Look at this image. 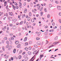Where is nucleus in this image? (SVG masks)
<instances>
[{"instance_id": "f257e3e1", "label": "nucleus", "mask_w": 61, "mask_h": 61, "mask_svg": "<svg viewBox=\"0 0 61 61\" xmlns=\"http://www.w3.org/2000/svg\"><path fill=\"white\" fill-rule=\"evenodd\" d=\"M6 28V26H5L4 27V28H2V29L3 30V31H5Z\"/></svg>"}, {"instance_id": "f03ea898", "label": "nucleus", "mask_w": 61, "mask_h": 61, "mask_svg": "<svg viewBox=\"0 0 61 61\" xmlns=\"http://www.w3.org/2000/svg\"><path fill=\"white\" fill-rule=\"evenodd\" d=\"M57 9H58V10H61V7L59 6H57Z\"/></svg>"}, {"instance_id": "7ed1b4c3", "label": "nucleus", "mask_w": 61, "mask_h": 61, "mask_svg": "<svg viewBox=\"0 0 61 61\" xmlns=\"http://www.w3.org/2000/svg\"><path fill=\"white\" fill-rule=\"evenodd\" d=\"M13 29H15L16 28V26L15 25H14L12 27Z\"/></svg>"}, {"instance_id": "20e7f679", "label": "nucleus", "mask_w": 61, "mask_h": 61, "mask_svg": "<svg viewBox=\"0 0 61 61\" xmlns=\"http://www.w3.org/2000/svg\"><path fill=\"white\" fill-rule=\"evenodd\" d=\"M9 14L10 15L12 16L13 15V12H9Z\"/></svg>"}, {"instance_id": "39448f33", "label": "nucleus", "mask_w": 61, "mask_h": 61, "mask_svg": "<svg viewBox=\"0 0 61 61\" xmlns=\"http://www.w3.org/2000/svg\"><path fill=\"white\" fill-rule=\"evenodd\" d=\"M37 52V51H34L33 52V54H35V55H36L37 54V53L38 52V51L37 52Z\"/></svg>"}, {"instance_id": "423d86ee", "label": "nucleus", "mask_w": 61, "mask_h": 61, "mask_svg": "<svg viewBox=\"0 0 61 61\" xmlns=\"http://www.w3.org/2000/svg\"><path fill=\"white\" fill-rule=\"evenodd\" d=\"M15 44L17 45V44H18V43H19V41H15Z\"/></svg>"}, {"instance_id": "0eeeda50", "label": "nucleus", "mask_w": 61, "mask_h": 61, "mask_svg": "<svg viewBox=\"0 0 61 61\" xmlns=\"http://www.w3.org/2000/svg\"><path fill=\"white\" fill-rule=\"evenodd\" d=\"M37 45H39V46H40L41 45V42H40L38 41L37 42Z\"/></svg>"}, {"instance_id": "6e6552de", "label": "nucleus", "mask_w": 61, "mask_h": 61, "mask_svg": "<svg viewBox=\"0 0 61 61\" xmlns=\"http://www.w3.org/2000/svg\"><path fill=\"white\" fill-rule=\"evenodd\" d=\"M35 56H34L29 61H33V60H34V57H35ZM33 58H34V59L33 60Z\"/></svg>"}, {"instance_id": "1a4fd4ad", "label": "nucleus", "mask_w": 61, "mask_h": 61, "mask_svg": "<svg viewBox=\"0 0 61 61\" xmlns=\"http://www.w3.org/2000/svg\"><path fill=\"white\" fill-rule=\"evenodd\" d=\"M28 60V57H27L25 58V61H27Z\"/></svg>"}, {"instance_id": "9d476101", "label": "nucleus", "mask_w": 61, "mask_h": 61, "mask_svg": "<svg viewBox=\"0 0 61 61\" xmlns=\"http://www.w3.org/2000/svg\"><path fill=\"white\" fill-rule=\"evenodd\" d=\"M12 5V6L13 7V8L14 9V10H15V6H14V5Z\"/></svg>"}, {"instance_id": "9b49d317", "label": "nucleus", "mask_w": 61, "mask_h": 61, "mask_svg": "<svg viewBox=\"0 0 61 61\" xmlns=\"http://www.w3.org/2000/svg\"><path fill=\"white\" fill-rule=\"evenodd\" d=\"M21 46V45L19 44L17 46V48H20Z\"/></svg>"}, {"instance_id": "f8f14e48", "label": "nucleus", "mask_w": 61, "mask_h": 61, "mask_svg": "<svg viewBox=\"0 0 61 61\" xmlns=\"http://www.w3.org/2000/svg\"><path fill=\"white\" fill-rule=\"evenodd\" d=\"M41 5L42 6H46V4L45 3H44L43 5V4H41Z\"/></svg>"}, {"instance_id": "ddd939ff", "label": "nucleus", "mask_w": 61, "mask_h": 61, "mask_svg": "<svg viewBox=\"0 0 61 61\" xmlns=\"http://www.w3.org/2000/svg\"><path fill=\"white\" fill-rule=\"evenodd\" d=\"M28 55L27 54H26L24 56V58H25V57H26Z\"/></svg>"}, {"instance_id": "4468645a", "label": "nucleus", "mask_w": 61, "mask_h": 61, "mask_svg": "<svg viewBox=\"0 0 61 61\" xmlns=\"http://www.w3.org/2000/svg\"><path fill=\"white\" fill-rule=\"evenodd\" d=\"M28 54L29 55H31V52L30 51H29L28 52Z\"/></svg>"}, {"instance_id": "2eb2a0df", "label": "nucleus", "mask_w": 61, "mask_h": 61, "mask_svg": "<svg viewBox=\"0 0 61 61\" xmlns=\"http://www.w3.org/2000/svg\"><path fill=\"white\" fill-rule=\"evenodd\" d=\"M26 12H27V9H25L24 10V12L25 13H26Z\"/></svg>"}, {"instance_id": "dca6fc26", "label": "nucleus", "mask_w": 61, "mask_h": 61, "mask_svg": "<svg viewBox=\"0 0 61 61\" xmlns=\"http://www.w3.org/2000/svg\"><path fill=\"white\" fill-rule=\"evenodd\" d=\"M43 7H41L40 9V11H42V10H43Z\"/></svg>"}, {"instance_id": "f3484780", "label": "nucleus", "mask_w": 61, "mask_h": 61, "mask_svg": "<svg viewBox=\"0 0 61 61\" xmlns=\"http://www.w3.org/2000/svg\"><path fill=\"white\" fill-rule=\"evenodd\" d=\"M27 37H26L25 38L24 41H26L27 40Z\"/></svg>"}, {"instance_id": "a211bd4d", "label": "nucleus", "mask_w": 61, "mask_h": 61, "mask_svg": "<svg viewBox=\"0 0 61 61\" xmlns=\"http://www.w3.org/2000/svg\"><path fill=\"white\" fill-rule=\"evenodd\" d=\"M12 21H13V22H15L17 21V19H13L12 20Z\"/></svg>"}, {"instance_id": "6ab92c4d", "label": "nucleus", "mask_w": 61, "mask_h": 61, "mask_svg": "<svg viewBox=\"0 0 61 61\" xmlns=\"http://www.w3.org/2000/svg\"><path fill=\"white\" fill-rule=\"evenodd\" d=\"M12 46H10L8 48L9 49V50H10V49H11L12 48Z\"/></svg>"}, {"instance_id": "aec40b11", "label": "nucleus", "mask_w": 61, "mask_h": 61, "mask_svg": "<svg viewBox=\"0 0 61 61\" xmlns=\"http://www.w3.org/2000/svg\"><path fill=\"white\" fill-rule=\"evenodd\" d=\"M29 15L30 16H31L32 15V13L31 12H30L29 13Z\"/></svg>"}, {"instance_id": "412c9836", "label": "nucleus", "mask_w": 61, "mask_h": 61, "mask_svg": "<svg viewBox=\"0 0 61 61\" xmlns=\"http://www.w3.org/2000/svg\"><path fill=\"white\" fill-rule=\"evenodd\" d=\"M25 14H23L22 15V18H24V17H25Z\"/></svg>"}, {"instance_id": "4be33fe9", "label": "nucleus", "mask_w": 61, "mask_h": 61, "mask_svg": "<svg viewBox=\"0 0 61 61\" xmlns=\"http://www.w3.org/2000/svg\"><path fill=\"white\" fill-rule=\"evenodd\" d=\"M43 56H44V55L43 54H42L40 55V57L41 58L40 59H41V58H42V57Z\"/></svg>"}, {"instance_id": "5701e85b", "label": "nucleus", "mask_w": 61, "mask_h": 61, "mask_svg": "<svg viewBox=\"0 0 61 61\" xmlns=\"http://www.w3.org/2000/svg\"><path fill=\"white\" fill-rule=\"evenodd\" d=\"M34 46L35 48H37L38 47V46L36 45H34Z\"/></svg>"}, {"instance_id": "b1692460", "label": "nucleus", "mask_w": 61, "mask_h": 61, "mask_svg": "<svg viewBox=\"0 0 61 61\" xmlns=\"http://www.w3.org/2000/svg\"><path fill=\"white\" fill-rule=\"evenodd\" d=\"M16 51V49H14L13 50V52L14 53H15V52Z\"/></svg>"}, {"instance_id": "393cba45", "label": "nucleus", "mask_w": 61, "mask_h": 61, "mask_svg": "<svg viewBox=\"0 0 61 61\" xmlns=\"http://www.w3.org/2000/svg\"><path fill=\"white\" fill-rule=\"evenodd\" d=\"M30 19H31V18H30V17H28V21H29L30 20Z\"/></svg>"}, {"instance_id": "a878e982", "label": "nucleus", "mask_w": 61, "mask_h": 61, "mask_svg": "<svg viewBox=\"0 0 61 61\" xmlns=\"http://www.w3.org/2000/svg\"><path fill=\"white\" fill-rule=\"evenodd\" d=\"M34 21L35 20H34V19H31V22L33 23V22H34Z\"/></svg>"}, {"instance_id": "bb28decb", "label": "nucleus", "mask_w": 61, "mask_h": 61, "mask_svg": "<svg viewBox=\"0 0 61 61\" xmlns=\"http://www.w3.org/2000/svg\"><path fill=\"white\" fill-rule=\"evenodd\" d=\"M5 6L7 4V2L5 1L4 2Z\"/></svg>"}, {"instance_id": "cd10ccee", "label": "nucleus", "mask_w": 61, "mask_h": 61, "mask_svg": "<svg viewBox=\"0 0 61 61\" xmlns=\"http://www.w3.org/2000/svg\"><path fill=\"white\" fill-rule=\"evenodd\" d=\"M23 23V21H21L20 22V23L19 25H22Z\"/></svg>"}, {"instance_id": "c85d7f7f", "label": "nucleus", "mask_w": 61, "mask_h": 61, "mask_svg": "<svg viewBox=\"0 0 61 61\" xmlns=\"http://www.w3.org/2000/svg\"><path fill=\"white\" fill-rule=\"evenodd\" d=\"M43 12L42 11L41 12V16H42L43 15Z\"/></svg>"}, {"instance_id": "c756f323", "label": "nucleus", "mask_w": 61, "mask_h": 61, "mask_svg": "<svg viewBox=\"0 0 61 61\" xmlns=\"http://www.w3.org/2000/svg\"><path fill=\"white\" fill-rule=\"evenodd\" d=\"M25 49L26 50V51H28V48L27 47H25Z\"/></svg>"}, {"instance_id": "7c9ffc66", "label": "nucleus", "mask_w": 61, "mask_h": 61, "mask_svg": "<svg viewBox=\"0 0 61 61\" xmlns=\"http://www.w3.org/2000/svg\"><path fill=\"white\" fill-rule=\"evenodd\" d=\"M40 39V38L38 37H37L36 38V40H38Z\"/></svg>"}, {"instance_id": "2f4dec72", "label": "nucleus", "mask_w": 61, "mask_h": 61, "mask_svg": "<svg viewBox=\"0 0 61 61\" xmlns=\"http://www.w3.org/2000/svg\"><path fill=\"white\" fill-rule=\"evenodd\" d=\"M2 49L3 51H5V47L4 46H3L2 47Z\"/></svg>"}, {"instance_id": "473e14b6", "label": "nucleus", "mask_w": 61, "mask_h": 61, "mask_svg": "<svg viewBox=\"0 0 61 61\" xmlns=\"http://www.w3.org/2000/svg\"><path fill=\"white\" fill-rule=\"evenodd\" d=\"M25 46H27V45H28V42H26L25 43Z\"/></svg>"}, {"instance_id": "72a5a7b5", "label": "nucleus", "mask_w": 61, "mask_h": 61, "mask_svg": "<svg viewBox=\"0 0 61 61\" xmlns=\"http://www.w3.org/2000/svg\"><path fill=\"white\" fill-rule=\"evenodd\" d=\"M21 56H19V59H20V58H21Z\"/></svg>"}, {"instance_id": "f704fd0d", "label": "nucleus", "mask_w": 61, "mask_h": 61, "mask_svg": "<svg viewBox=\"0 0 61 61\" xmlns=\"http://www.w3.org/2000/svg\"><path fill=\"white\" fill-rule=\"evenodd\" d=\"M41 34V33L39 32L38 34V36H40V35Z\"/></svg>"}, {"instance_id": "c9c22d12", "label": "nucleus", "mask_w": 61, "mask_h": 61, "mask_svg": "<svg viewBox=\"0 0 61 61\" xmlns=\"http://www.w3.org/2000/svg\"><path fill=\"white\" fill-rule=\"evenodd\" d=\"M49 6L50 7H52V5L50 4L49 5Z\"/></svg>"}, {"instance_id": "e433bc0d", "label": "nucleus", "mask_w": 61, "mask_h": 61, "mask_svg": "<svg viewBox=\"0 0 61 61\" xmlns=\"http://www.w3.org/2000/svg\"><path fill=\"white\" fill-rule=\"evenodd\" d=\"M9 46V45H7V46H6V48H8V47Z\"/></svg>"}, {"instance_id": "4c0bfd02", "label": "nucleus", "mask_w": 61, "mask_h": 61, "mask_svg": "<svg viewBox=\"0 0 61 61\" xmlns=\"http://www.w3.org/2000/svg\"><path fill=\"white\" fill-rule=\"evenodd\" d=\"M32 49V48L31 47H29V50H31V49Z\"/></svg>"}, {"instance_id": "58836bf2", "label": "nucleus", "mask_w": 61, "mask_h": 61, "mask_svg": "<svg viewBox=\"0 0 61 61\" xmlns=\"http://www.w3.org/2000/svg\"><path fill=\"white\" fill-rule=\"evenodd\" d=\"M55 40H57V37H55Z\"/></svg>"}, {"instance_id": "ea45409f", "label": "nucleus", "mask_w": 61, "mask_h": 61, "mask_svg": "<svg viewBox=\"0 0 61 61\" xmlns=\"http://www.w3.org/2000/svg\"><path fill=\"white\" fill-rule=\"evenodd\" d=\"M6 43L7 44H9V42L8 41H6Z\"/></svg>"}, {"instance_id": "a19ab883", "label": "nucleus", "mask_w": 61, "mask_h": 61, "mask_svg": "<svg viewBox=\"0 0 61 61\" xmlns=\"http://www.w3.org/2000/svg\"><path fill=\"white\" fill-rule=\"evenodd\" d=\"M8 58V56H6L5 57V58H6V59H7V58Z\"/></svg>"}, {"instance_id": "79ce46f5", "label": "nucleus", "mask_w": 61, "mask_h": 61, "mask_svg": "<svg viewBox=\"0 0 61 61\" xmlns=\"http://www.w3.org/2000/svg\"><path fill=\"white\" fill-rule=\"evenodd\" d=\"M4 40H7V37H5L4 38Z\"/></svg>"}, {"instance_id": "37998d69", "label": "nucleus", "mask_w": 61, "mask_h": 61, "mask_svg": "<svg viewBox=\"0 0 61 61\" xmlns=\"http://www.w3.org/2000/svg\"><path fill=\"white\" fill-rule=\"evenodd\" d=\"M11 40H14V38H13V37H12L11 38Z\"/></svg>"}, {"instance_id": "c03bdc74", "label": "nucleus", "mask_w": 61, "mask_h": 61, "mask_svg": "<svg viewBox=\"0 0 61 61\" xmlns=\"http://www.w3.org/2000/svg\"><path fill=\"white\" fill-rule=\"evenodd\" d=\"M22 53V51L20 50V52L19 53V54H21V53Z\"/></svg>"}, {"instance_id": "a18cd8bd", "label": "nucleus", "mask_w": 61, "mask_h": 61, "mask_svg": "<svg viewBox=\"0 0 61 61\" xmlns=\"http://www.w3.org/2000/svg\"><path fill=\"white\" fill-rule=\"evenodd\" d=\"M10 26H13V24H10Z\"/></svg>"}, {"instance_id": "49530a36", "label": "nucleus", "mask_w": 61, "mask_h": 61, "mask_svg": "<svg viewBox=\"0 0 61 61\" xmlns=\"http://www.w3.org/2000/svg\"><path fill=\"white\" fill-rule=\"evenodd\" d=\"M49 17H50V15L48 14L47 15V17L48 18H49Z\"/></svg>"}, {"instance_id": "de8ad7c7", "label": "nucleus", "mask_w": 61, "mask_h": 61, "mask_svg": "<svg viewBox=\"0 0 61 61\" xmlns=\"http://www.w3.org/2000/svg\"><path fill=\"white\" fill-rule=\"evenodd\" d=\"M32 43V42L31 41H30L29 42V44H31Z\"/></svg>"}, {"instance_id": "09e8293b", "label": "nucleus", "mask_w": 61, "mask_h": 61, "mask_svg": "<svg viewBox=\"0 0 61 61\" xmlns=\"http://www.w3.org/2000/svg\"><path fill=\"white\" fill-rule=\"evenodd\" d=\"M15 7L16 9H18V6H15Z\"/></svg>"}, {"instance_id": "8fccbe9b", "label": "nucleus", "mask_w": 61, "mask_h": 61, "mask_svg": "<svg viewBox=\"0 0 61 61\" xmlns=\"http://www.w3.org/2000/svg\"><path fill=\"white\" fill-rule=\"evenodd\" d=\"M44 10L45 11V12H47V10H46V8L44 9Z\"/></svg>"}, {"instance_id": "3c124183", "label": "nucleus", "mask_w": 61, "mask_h": 61, "mask_svg": "<svg viewBox=\"0 0 61 61\" xmlns=\"http://www.w3.org/2000/svg\"><path fill=\"white\" fill-rule=\"evenodd\" d=\"M19 4H20V5H22V3H21V2H19Z\"/></svg>"}, {"instance_id": "603ef678", "label": "nucleus", "mask_w": 61, "mask_h": 61, "mask_svg": "<svg viewBox=\"0 0 61 61\" xmlns=\"http://www.w3.org/2000/svg\"><path fill=\"white\" fill-rule=\"evenodd\" d=\"M24 6H25V5H26V3H24Z\"/></svg>"}, {"instance_id": "864d4df0", "label": "nucleus", "mask_w": 61, "mask_h": 61, "mask_svg": "<svg viewBox=\"0 0 61 61\" xmlns=\"http://www.w3.org/2000/svg\"><path fill=\"white\" fill-rule=\"evenodd\" d=\"M11 60L13 61V60H14V59H13V57H11Z\"/></svg>"}, {"instance_id": "5fc2aeb1", "label": "nucleus", "mask_w": 61, "mask_h": 61, "mask_svg": "<svg viewBox=\"0 0 61 61\" xmlns=\"http://www.w3.org/2000/svg\"><path fill=\"white\" fill-rule=\"evenodd\" d=\"M21 5H19V7H20V8H22V7L21 6Z\"/></svg>"}, {"instance_id": "6e6d98bb", "label": "nucleus", "mask_w": 61, "mask_h": 61, "mask_svg": "<svg viewBox=\"0 0 61 61\" xmlns=\"http://www.w3.org/2000/svg\"><path fill=\"white\" fill-rule=\"evenodd\" d=\"M52 25H55V24L53 22L52 23Z\"/></svg>"}, {"instance_id": "4d7b16f0", "label": "nucleus", "mask_w": 61, "mask_h": 61, "mask_svg": "<svg viewBox=\"0 0 61 61\" xmlns=\"http://www.w3.org/2000/svg\"><path fill=\"white\" fill-rule=\"evenodd\" d=\"M30 5L31 6H32L33 5V3H30Z\"/></svg>"}, {"instance_id": "13d9d810", "label": "nucleus", "mask_w": 61, "mask_h": 61, "mask_svg": "<svg viewBox=\"0 0 61 61\" xmlns=\"http://www.w3.org/2000/svg\"><path fill=\"white\" fill-rule=\"evenodd\" d=\"M55 2L56 4H58V2L57 1H56Z\"/></svg>"}, {"instance_id": "bf43d9fd", "label": "nucleus", "mask_w": 61, "mask_h": 61, "mask_svg": "<svg viewBox=\"0 0 61 61\" xmlns=\"http://www.w3.org/2000/svg\"><path fill=\"white\" fill-rule=\"evenodd\" d=\"M25 52H24L22 53V55H25Z\"/></svg>"}, {"instance_id": "052dcab7", "label": "nucleus", "mask_w": 61, "mask_h": 61, "mask_svg": "<svg viewBox=\"0 0 61 61\" xmlns=\"http://www.w3.org/2000/svg\"><path fill=\"white\" fill-rule=\"evenodd\" d=\"M15 4L16 5H17V4L16 2H15Z\"/></svg>"}, {"instance_id": "680f3d73", "label": "nucleus", "mask_w": 61, "mask_h": 61, "mask_svg": "<svg viewBox=\"0 0 61 61\" xmlns=\"http://www.w3.org/2000/svg\"><path fill=\"white\" fill-rule=\"evenodd\" d=\"M18 30L19 31H20V28H18Z\"/></svg>"}, {"instance_id": "e2e57ef3", "label": "nucleus", "mask_w": 61, "mask_h": 61, "mask_svg": "<svg viewBox=\"0 0 61 61\" xmlns=\"http://www.w3.org/2000/svg\"><path fill=\"white\" fill-rule=\"evenodd\" d=\"M35 2H36L37 3V2H38V0H35Z\"/></svg>"}, {"instance_id": "0e129e2a", "label": "nucleus", "mask_w": 61, "mask_h": 61, "mask_svg": "<svg viewBox=\"0 0 61 61\" xmlns=\"http://www.w3.org/2000/svg\"><path fill=\"white\" fill-rule=\"evenodd\" d=\"M59 21L60 23H61V20L60 19H59Z\"/></svg>"}, {"instance_id": "69168bd1", "label": "nucleus", "mask_w": 61, "mask_h": 61, "mask_svg": "<svg viewBox=\"0 0 61 61\" xmlns=\"http://www.w3.org/2000/svg\"><path fill=\"white\" fill-rule=\"evenodd\" d=\"M26 25H28V22L26 23Z\"/></svg>"}, {"instance_id": "338daca9", "label": "nucleus", "mask_w": 61, "mask_h": 61, "mask_svg": "<svg viewBox=\"0 0 61 61\" xmlns=\"http://www.w3.org/2000/svg\"><path fill=\"white\" fill-rule=\"evenodd\" d=\"M51 32H54V30L53 29H52L51 30Z\"/></svg>"}, {"instance_id": "774afa93", "label": "nucleus", "mask_w": 61, "mask_h": 61, "mask_svg": "<svg viewBox=\"0 0 61 61\" xmlns=\"http://www.w3.org/2000/svg\"><path fill=\"white\" fill-rule=\"evenodd\" d=\"M59 15L60 16H61V13H59Z\"/></svg>"}]
</instances>
